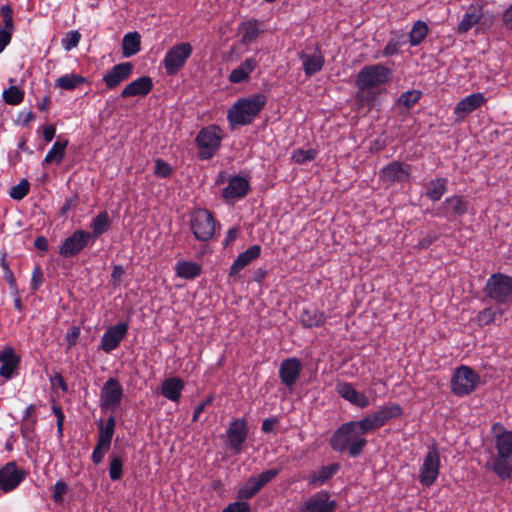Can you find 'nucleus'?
I'll return each instance as SVG.
<instances>
[{"label":"nucleus","mask_w":512,"mask_h":512,"mask_svg":"<svg viewBox=\"0 0 512 512\" xmlns=\"http://www.w3.org/2000/svg\"><path fill=\"white\" fill-rule=\"evenodd\" d=\"M362 423L364 422L361 419L341 424L329 440L332 450L338 453L348 452L353 458L361 455L367 445L364 435L370 432Z\"/></svg>","instance_id":"f257e3e1"},{"label":"nucleus","mask_w":512,"mask_h":512,"mask_svg":"<svg viewBox=\"0 0 512 512\" xmlns=\"http://www.w3.org/2000/svg\"><path fill=\"white\" fill-rule=\"evenodd\" d=\"M267 102V97L262 94H254L246 98H240L229 110L227 119L231 126L248 125L262 111Z\"/></svg>","instance_id":"f03ea898"},{"label":"nucleus","mask_w":512,"mask_h":512,"mask_svg":"<svg viewBox=\"0 0 512 512\" xmlns=\"http://www.w3.org/2000/svg\"><path fill=\"white\" fill-rule=\"evenodd\" d=\"M222 130L217 125L202 128L196 136L197 156L201 160L211 159L221 146Z\"/></svg>","instance_id":"7ed1b4c3"},{"label":"nucleus","mask_w":512,"mask_h":512,"mask_svg":"<svg viewBox=\"0 0 512 512\" xmlns=\"http://www.w3.org/2000/svg\"><path fill=\"white\" fill-rule=\"evenodd\" d=\"M391 74V70L382 64L367 65L358 72L355 84L360 91H365L386 84Z\"/></svg>","instance_id":"20e7f679"},{"label":"nucleus","mask_w":512,"mask_h":512,"mask_svg":"<svg viewBox=\"0 0 512 512\" xmlns=\"http://www.w3.org/2000/svg\"><path fill=\"white\" fill-rule=\"evenodd\" d=\"M484 292L492 300L504 304L512 295V278L506 274L494 273L487 280Z\"/></svg>","instance_id":"39448f33"},{"label":"nucleus","mask_w":512,"mask_h":512,"mask_svg":"<svg viewBox=\"0 0 512 512\" xmlns=\"http://www.w3.org/2000/svg\"><path fill=\"white\" fill-rule=\"evenodd\" d=\"M480 383L479 375L468 366L458 367L451 379V391L457 396L472 393Z\"/></svg>","instance_id":"423d86ee"},{"label":"nucleus","mask_w":512,"mask_h":512,"mask_svg":"<svg viewBox=\"0 0 512 512\" xmlns=\"http://www.w3.org/2000/svg\"><path fill=\"white\" fill-rule=\"evenodd\" d=\"M280 470L272 468L263 471L258 476H251L247 481L238 489L237 498L240 501H246L252 499L258 494L264 486L278 476Z\"/></svg>","instance_id":"0eeeda50"},{"label":"nucleus","mask_w":512,"mask_h":512,"mask_svg":"<svg viewBox=\"0 0 512 512\" xmlns=\"http://www.w3.org/2000/svg\"><path fill=\"white\" fill-rule=\"evenodd\" d=\"M190 226L193 235L199 241L210 240L215 233V219L207 209H198L192 214Z\"/></svg>","instance_id":"6e6552de"},{"label":"nucleus","mask_w":512,"mask_h":512,"mask_svg":"<svg viewBox=\"0 0 512 512\" xmlns=\"http://www.w3.org/2000/svg\"><path fill=\"white\" fill-rule=\"evenodd\" d=\"M192 52L193 48L188 42H182L170 48L163 60L166 74L169 76L176 75L190 58Z\"/></svg>","instance_id":"1a4fd4ad"},{"label":"nucleus","mask_w":512,"mask_h":512,"mask_svg":"<svg viewBox=\"0 0 512 512\" xmlns=\"http://www.w3.org/2000/svg\"><path fill=\"white\" fill-rule=\"evenodd\" d=\"M402 415L403 408L399 404L393 403L366 415L362 420L363 424L372 432L384 426L391 419L399 418Z\"/></svg>","instance_id":"9d476101"},{"label":"nucleus","mask_w":512,"mask_h":512,"mask_svg":"<svg viewBox=\"0 0 512 512\" xmlns=\"http://www.w3.org/2000/svg\"><path fill=\"white\" fill-rule=\"evenodd\" d=\"M440 468V453L436 444L429 447L420 469L419 481L430 487L437 479Z\"/></svg>","instance_id":"9b49d317"},{"label":"nucleus","mask_w":512,"mask_h":512,"mask_svg":"<svg viewBox=\"0 0 512 512\" xmlns=\"http://www.w3.org/2000/svg\"><path fill=\"white\" fill-rule=\"evenodd\" d=\"M92 239L93 235L89 231L77 229L62 242L58 252L64 258L74 257L87 247Z\"/></svg>","instance_id":"f8f14e48"},{"label":"nucleus","mask_w":512,"mask_h":512,"mask_svg":"<svg viewBox=\"0 0 512 512\" xmlns=\"http://www.w3.org/2000/svg\"><path fill=\"white\" fill-rule=\"evenodd\" d=\"M27 472L15 461H10L0 468V489L8 493L16 489L26 478Z\"/></svg>","instance_id":"ddd939ff"},{"label":"nucleus","mask_w":512,"mask_h":512,"mask_svg":"<svg viewBox=\"0 0 512 512\" xmlns=\"http://www.w3.org/2000/svg\"><path fill=\"white\" fill-rule=\"evenodd\" d=\"M248 424L244 418L233 420L226 431L228 447L236 454L242 451V446L248 436Z\"/></svg>","instance_id":"4468645a"},{"label":"nucleus","mask_w":512,"mask_h":512,"mask_svg":"<svg viewBox=\"0 0 512 512\" xmlns=\"http://www.w3.org/2000/svg\"><path fill=\"white\" fill-rule=\"evenodd\" d=\"M123 398V388L116 378H109L101 389V406L114 411Z\"/></svg>","instance_id":"2eb2a0df"},{"label":"nucleus","mask_w":512,"mask_h":512,"mask_svg":"<svg viewBox=\"0 0 512 512\" xmlns=\"http://www.w3.org/2000/svg\"><path fill=\"white\" fill-rule=\"evenodd\" d=\"M411 175V165L393 161L384 166L379 173V177L383 182L395 183L406 182Z\"/></svg>","instance_id":"dca6fc26"},{"label":"nucleus","mask_w":512,"mask_h":512,"mask_svg":"<svg viewBox=\"0 0 512 512\" xmlns=\"http://www.w3.org/2000/svg\"><path fill=\"white\" fill-rule=\"evenodd\" d=\"M133 64L131 62H122L114 65L106 74L103 76V82L109 90L116 89L124 81H126L133 73Z\"/></svg>","instance_id":"f3484780"},{"label":"nucleus","mask_w":512,"mask_h":512,"mask_svg":"<svg viewBox=\"0 0 512 512\" xmlns=\"http://www.w3.org/2000/svg\"><path fill=\"white\" fill-rule=\"evenodd\" d=\"M128 329L129 325L126 322H120L109 327L101 339L102 350L107 353L115 350L119 346L120 342L126 337Z\"/></svg>","instance_id":"a211bd4d"},{"label":"nucleus","mask_w":512,"mask_h":512,"mask_svg":"<svg viewBox=\"0 0 512 512\" xmlns=\"http://www.w3.org/2000/svg\"><path fill=\"white\" fill-rule=\"evenodd\" d=\"M337 503L330 500L327 491H321L312 495L304 504L301 512H335Z\"/></svg>","instance_id":"6ab92c4d"},{"label":"nucleus","mask_w":512,"mask_h":512,"mask_svg":"<svg viewBox=\"0 0 512 512\" xmlns=\"http://www.w3.org/2000/svg\"><path fill=\"white\" fill-rule=\"evenodd\" d=\"M469 203L459 195H453L444 200L439 207V213L436 215L450 218L452 216L461 217L468 212Z\"/></svg>","instance_id":"aec40b11"},{"label":"nucleus","mask_w":512,"mask_h":512,"mask_svg":"<svg viewBox=\"0 0 512 512\" xmlns=\"http://www.w3.org/2000/svg\"><path fill=\"white\" fill-rule=\"evenodd\" d=\"M302 366L297 358H288L281 362L279 368V377L281 382L287 386L292 387L299 378Z\"/></svg>","instance_id":"412c9836"},{"label":"nucleus","mask_w":512,"mask_h":512,"mask_svg":"<svg viewBox=\"0 0 512 512\" xmlns=\"http://www.w3.org/2000/svg\"><path fill=\"white\" fill-rule=\"evenodd\" d=\"M153 89V80L149 76H142L128 83L120 93L121 98H129L133 96H146Z\"/></svg>","instance_id":"4be33fe9"},{"label":"nucleus","mask_w":512,"mask_h":512,"mask_svg":"<svg viewBox=\"0 0 512 512\" xmlns=\"http://www.w3.org/2000/svg\"><path fill=\"white\" fill-rule=\"evenodd\" d=\"M336 391L342 398L359 408L363 409L369 406L368 397L364 393L358 392L351 383H337Z\"/></svg>","instance_id":"5701e85b"},{"label":"nucleus","mask_w":512,"mask_h":512,"mask_svg":"<svg viewBox=\"0 0 512 512\" xmlns=\"http://www.w3.org/2000/svg\"><path fill=\"white\" fill-rule=\"evenodd\" d=\"M250 191V184L247 179L241 176H233L229 179L228 185L222 190V196L226 199H238L245 197Z\"/></svg>","instance_id":"b1692460"},{"label":"nucleus","mask_w":512,"mask_h":512,"mask_svg":"<svg viewBox=\"0 0 512 512\" xmlns=\"http://www.w3.org/2000/svg\"><path fill=\"white\" fill-rule=\"evenodd\" d=\"M485 101L486 99L482 93L471 94L456 104L454 113L459 120H462L471 112L479 108L483 103H485Z\"/></svg>","instance_id":"393cba45"},{"label":"nucleus","mask_w":512,"mask_h":512,"mask_svg":"<svg viewBox=\"0 0 512 512\" xmlns=\"http://www.w3.org/2000/svg\"><path fill=\"white\" fill-rule=\"evenodd\" d=\"M261 253V246L252 245L245 251L241 252L230 267L229 277H235L242 269L249 265L253 260L257 259Z\"/></svg>","instance_id":"a878e982"},{"label":"nucleus","mask_w":512,"mask_h":512,"mask_svg":"<svg viewBox=\"0 0 512 512\" xmlns=\"http://www.w3.org/2000/svg\"><path fill=\"white\" fill-rule=\"evenodd\" d=\"M300 59L302 60L303 69L307 76H312L318 73L323 68L325 62L322 52L318 46L315 47L313 54L302 52L300 54Z\"/></svg>","instance_id":"bb28decb"},{"label":"nucleus","mask_w":512,"mask_h":512,"mask_svg":"<svg viewBox=\"0 0 512 512\" xmlns=\"http://www.w3.org/2000/svg\"><path fill=\"white\" fill-rule=\"evenodd\" d=\"M185 387L184 381L179 377H170L162 382L160 393L173 402H178Z\"/></svg>","instance_id":"cd10ccee"},{"label":"nucleus","mask_w":512,"mask_h":512,"mask_svg":"<svg viewBox=\"0 0 512 512\" xmlns=\"http://www.w3.org/2000/svg\"><path fill=\"white\" fill-rule=\"evenodd\" d=\"M0 362L2 363L0 367V375L9 379L18 367L20 358L16 355L13 348L8 347L0 353Z\"/></svg>","instance_id":"c85d7f7f"},{"label":"nucleus","mask_w":512,"mask_h":512,"mask_svg":"<svg viewBox=\"0 0 512 512\" xmlns=\"http://www.w3.org/2000/svg\"><path fill=\"white\" fill-rule=\"evenodd\" d=\"M486 468L491 469L499 478L503 480L512 478V457L498 454L493 459V463L486 464Z\"/></svg>","instance_id":"c756f323"},{"label":"nucleus","mask_w":512,"mask_h":512,"mask_svg":"<svg viewBox=\"0 0 512 512\" xmlns=\"http://www.w3.org/2000/svg\"><path fill=\"white\" fill-rule=\"evenodd\" d=\"M261 22L257 19H250L242 22L239 25L238 31L241 35L240 42L243 45H250L253 43L262 33L260 29Z\"/></svg>","instance_id":"7c9ffc66"},{"label":"nucleus","mask_w":512,"mask_h":512,"mask_svg":"<svg viewBox=\"0 0 512 512\" xmlns=\"http://www.w3.org/2000/svg\"><path fill=\"white\" fill-rule=\"evenodd\" d=\"M482 7L471 4L467 12L464 14L462 20L458 24V33L468 32L475 24L479 22L482 17Z\"/></svg>","instance_id":"2f4dec72"},{"label":"nucleus","mask_w":512,"mask_h":512,"mask_svg":"<svg viewBox=\"0 0 512 512\" xmlns=\"http://www.w3.org/2000/svg\"><path fill=\"white\" fill-rule=\"evenodd\" d=\"M326 319L325 313L316 308L304 309L300 315V322L306 328L320 327Z\"/></svg>","instance_id":"473e14b6"},{"label":"nucleus","mask_w":512,"mask_h":512,"mask_svg":"<svg viewBox=\"0 0 512 512\" xmlns=\"http://www.w3.org/2000/svg\"><path fill=\"white\" fill-rule=\"evenodd\" d=\"M141 49V36L138 32L127 33L122 40V54L124 57H131Z\"/></svg>","instance_id":"72a5a7b5"},{"label":"nucleus","mask_w":512,"mask_h":512,"mask_svg":"<svg viewBox=\"0 0 512 512\" xmlns=\"http://www.w3.org/2000/svg\"><path fill=\"white\" fill-rule=\"evenodd\" d=\"M115 425L116 420L114 416H110L105 424L102 419L99 420V435L97 442H99L100 445L111 446Z\"/></svg>","instance_id":"f704fd0d"},{"label":"nucleus","mask_w":512,"mask_h":512,"mask_svg":"<svg viewBox=\"0 0 512 512\" xmlns=\"http://www.w3.org/2000/svg\"><path fill=\"white\" fill-rule=\"evenodd\" d=\"M447 191V179L446 178H437L433 179L429 182L428 188L426 189L425 196L436 202L441 199V197Z\"/></svg>","instance_id":"c9c22d12"},{"label":"nucleus","mask_w":512,"mask_h":512,"mask_svg":"<svg viewBox=\"0 0 512 512\" xmlns=\"http://www.w3.org/2000/svg\"><path fill=\"white\" fill-rule=\"evenodd\" d=\"M202 273V267L190 261L178 262L176 265V275L184 279H195Z\"/></svg>","instance_id":"e433bc0d"},{"label":"nucleus","mask_w":512,"mask_h":512,"mask_svg":"<svg viewBox=\"0 0 512 512\" xmlns=\"http://www.w3.org/2000/svg\"><path fill=\"white\" fill-rule=\"evenodd\" d=\"M111 221L107 211L100 212L91 222L93 238H97L110 229Z\"/></svg>","instance_id":"4c0bfd02"},{"label":"nucleus","mask_w":512,"mask_h":512,"mask_svg":"<svg viewBox=\"0 0 512 512\" xmlns=\"http://www.w3.org/2000/svg\"><path fill=\"white\" fill-rule=\"evenodd\" d=\"M84 83H88V79L78 74H66L56 79L57 87L69 91Z\"/></svg>","instance_id":"58836bf2"},{"label":"nucleus","mask_w":512,"mask_h":512,"mask_svg":"<svg viewBox=\"0 0 512 512\" xmlns=\"http://www.w3.org/2000/svg\"><path fill=\"white\" fill-rule=\"evenodd\" d=\"M67 145V139H65L64 141H56L53 144L52 148L46 154L43 160V164L51 163L53 160L56 162V164H60L65 156V149Z\"/></svg>","instance_id":"ea45409f"},{"label":"nucleus","mask_w":512,"mask_h":512,"mask_svg":"<svg viewBox=\"0 0 512 512\" xmlns=\"http://www.w3.org/2000/svg\"><path fill=\"white\" fill-rule=\"evenodd\" d=\"M428 26L424 21L418 20L414 23L409 34V42L412 46H417L426 38Z\"/></svg>","instance_id":"a19ab883"},{"label":"nucleus","mask_w":512,"mask_h":512,"mask_svg":"<svg viewBox=\"0 0 512 512\" xmlns=\"http://www.w3.org/2000/svg\"><path fill=\"white\" fill-rule=\"evenodd\" d=\"M497 453L512 457V431H504L496 437Z\"/></svg>","instance_id":"79ce46f5"},{"label":"nucleus","mask_w":512,"mask_h":512,"mask_svg":"<svg viewBox=\"0 0 512 512\" xmlns=\"http://www.w3.org/2000/svg\"><path fill=\"white\" fill-rule=\"evenodd\" d=\"M340 469L339 463H332L326 466H322L318 472L317 475L311 480V482H319L321 484L328 481L330 478L333 477L334 474H336Z\"/></svg>","instance_id":"37998d69"},{"label":"nucleus","mask_w":512,"mask_h":512,"mask_svg":"<svg viewBox=\"0 0 512 512\" xmlns=\"http://www.w3.org/2000/svg\"><path fill=\"white\" fill-rule=\"evenodd\" d=\"M3 100L9 105H18L24 99V92L17 86H10L8 89L3 91Z\"/></svg>","instance_id":"c03bdc74"},{"label":"nucleus","mask_w":512,"mask_h":512,"mask_svg":"<svg viewBox=\"0 0 512 512\" xmlns=\"http://www.w3.org/2000/svg\"><path fill=\"white\" fill-rule=\"evenodd\" d=\"M317 150L315 149H295L292 153V160L297 164H305L313 161L317 157Z\"/></svg>","instance_id":"a18cd8bd"},{"label":"nucleus","mask_w":512,"mask_h":512,"mask_svg":"<svg viewBox=\"0 0 512 512\" xmlns=\"http://www.w3.org/2000/svg\"><path fill=\"white\" fill-rule=\"evenodd\" d=\"M123 475V460L120 456H111L109 476L112 481H117Z\"/></svg>","instance_id":"49530a36"},{"label":"nucleus","mask_w":512,"mask_h":512,"mask_svg":"<svg viewBox=\"0 0 512 512\" xmlns=\"http://www.w3.org/2000/svg\"><path fill=\"white\" fill-rule=\"evenodd\" d=\"M30 191V183L27 179H22L17 185L12 187L10 197L14 200H22Z\"/></svg>","instance_id":"de8ad7c7"},{"label":"nucleus","mask_w":512,"mask_h":512,"mask_svg":"<svg viewBox=\"0 0 512 512\" xmlns=\"http://www.w3.org/2000/svg\"><path fill=\"white\" fill-rule=\"evenodd\" d=\"M0 264H1V267L3 268L4 270V278L5 280L8 282L10 288L12 290H14V292L17 294L18 293V288H17V283H16V279L14 277V274L12 272V270L10 269V266L6 260V254L3 253L2 254V257H1V260H0Z\"/></svg>","instance_id":"09e8293b"},{"label":"nucleus","mask_w":512,"mask_h":512,"mask_svg":"<svg viewBox=\"0 0 512 512\" xmlns=\"http://www.w3.org/2000/svg\"><path fill=\"white\" fill-rule=\"evenodd\" d=\"M173 169L171 165L163 159L155 160L154 174L160 178H168L172 175Z\"/></svg>","instance_id":"8fccbe9b"},{"label":"nucleus","mask_w":512,"mask_h":512,"mask_svg":"<svg viewBox=\"0 0 512 512\" xmlns=\"http://www.w3.org/2000/svg\"><path fill=\"white\" fill-rule=\"evenodd\" d=\"M421 97V92L418 90L407 91L399 97V103L407 108L415 105Z\"/></svg>","instance_id":"3c124183"},{"label":"nucleus","mask_w":512,"mask_h":512,"mask_svg":"<svg viewBox=\"0 0 512 512\" xmlns=\"http://www.w3.org/2000/svg\"><path fill=\"white\" fill-rule=\"evenodd\" d=\"M496 313L492 308H485L477 314L476 320L480 326H486L495 321Z\"/></svg>","instance_id":"603ef678"},{"label":"nucleus","mask_w":512,"mask_h":512,"mask_svg":"<svg viewBox=\"0 0 512 512\" xmlns=\"http://www.w3.org/2000/svg\"><path fill=\"white\" fill-rule=\"evenodd\" d=\"M1 16L3 18L4 28L6 30L13 31V9L10 5H3L0 10Z\"/></svg>","instance_id":"864d4df0"},{"label":"nucleus","mask_w":512,"mask_h":512,"mask_svg":"<svg viewBox=\"0 0 512 512\" xmlns=\"http://www.w3.org/2000/svg\"><path fill=\"white\" fill-rule=\"evenodd\" d=\"M37 423L36 418L31 419H22L21 421V433L22 436L26 439H30L32 437L35 425Z\"/></svg>","instance_id":"5fc2aeb1"},{"label":"nucleus","mask_w":512,"mask_h":512,"mask_svg":"<svg viewBox=\"0 0 512 512\" xmlns=\"http://www.w3.org/2000/svg\"><path fill=\"white\" fill-rule=\"evenodd\" d=\"M68 491V485L64 481H57L54 485V492L52 498L54 502H62L64 494Z\"/></svg>","instance_id":"6e6d98bb"},{"label":"nucleus","mask_w":512,"mask_h":512,"mask_svg":"<svg viewBox=\"0 0 512 512\" xmlns=\"http://www.w3.org/2000/svg\"><path fill=\"white\" fill-rule=\"evenodd\" d=\"M81 35L78 31H71L67 34V38L62 40L63 46L66 50L75 48L80 41Z\"/></svg>","instance_id":"4d7b16f0"},{"label":"nucleus","mask_w":512,"mask_h":512,"mask_svg":"<svg viewBox=\"0 0 512 512\" xmlns=\"http://www.w3.org/2000/svg\"><path fill=\"white\" fill-rule=\"evenodd\" d=\"M222 512H251L250 504L246 501L230 503Z\"/></svg>","instance_id":"13d9d810"},{"label":"nucleus","mask_w":512,"mask_h":512,"mask_svg":"<svg viewBox=\"0 0 512 512\" xmlns=\"http://www.w3.org/2000/svg\"><path fill=\"white\" fill-rule=\"evenodd\" d=\"M110 449V446H103L100 445L99 442H97L96 446L94 447L93 453H92V461L95 465H98L102 462L104 454Z\"/></svg>","instance_id":"bf43d9fd"},{"label":"nucleus","mask_w":512,"mask_h":512,"mask_svg":"<svg viewBox=\"0 0 512 512\" xmlns=\"http://www.w3.org/2000/svg\"><path fill=\"white\" fill-rule=\"evenodd\" d=\"M249 80V76L243 70L235 68L229 75V81L231 83L239 84Z\"/></svg>","instance_id":"052dcab7"},{"label":"nucleus","mask_w":512,"mask_h":512,"mask_svg":"<svg viewBox=\"0 0 512 512\" xmlns=\"http://www.w3.org/2000/svg\"><path fill=\"white\" fill-rule=\"evenodd\" d=\"M44 280L43 271L40 266H36L32 273L31 285L34 291H37Z\"/></svg>","instance_id":"680f3d73"},{"label":"nucleus","mask_w":512,"mask_h":512,"mask_svg":"<svg viewBox=\"0 0 512 512\" xmlns=\"http://www.w3.org/2000/svg\"><path fill=\"white\" fill-rule=\"evenodd\" d=\"M53 413L55 414L57 418V432L59 436H62L63 433V422H64V413L62 411V408L60 406H53L52 407Z\"/></svg>","instance_id":"e2e57ef3"},{"label":"nucleus","mask_w":512,"mask_h":512,"mask_svg":"<svg viewBox=\"0 0 512 512\" xmlns=\"http://www.w3.org/2000/svg\"><path fill=\"white\" fill-rule=\"evenodd\" d=\"M257 64L258 63H257L256 59L247 58L237 68L243 70L249 76L250 73H252L255 70V68L257 67Z\"/></svg>","instance_id":"0e129e2a"},{"label":"nucleus","mask_w":512,"mask_h":512,"mask_svg":"<svg viewBox=\"0 0 512 512\" xmlns=\"http://www.w3.org/2000/svg\"><path fill=\"white\" fill-rule=\"evenodd\" d=\"M400 44L398 41L391 39L385 46L383 54L385 56H392L399 51Z\"/></svg>","instance_id":"69168bd1"},{"label":"nucleus","mask_w":512,"mask_h":512,"mask_svg":"<svg viewBox=\"0 0 512 512\" xmlns=\"http://www.w3.org/2000/svg\"><path fill=\"white\" fill-rule=\"evenodd\" d=\"M13 31L0 29V53L10 43Z\"/></svg>","instance_id":"338daca9"},{"label":"nucleus","mask_w":512,"mask_h":512,"mask_svg":"<svg viewBox=\"0 0 512 512\" xmlns=\"http://www.w3.org/2000/svg\"><path fill=\"white\" fill-rule=\"evenodd\" d=\"M503 22L508 29L512 30V4L505 10L503 14Z\"/></svg>","instance_id":"774afa93"}]
</instances>
